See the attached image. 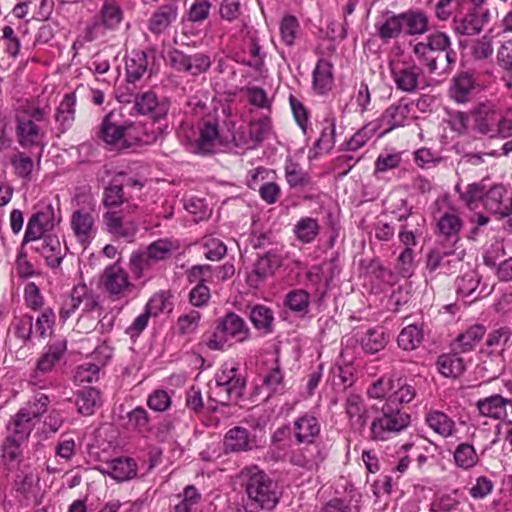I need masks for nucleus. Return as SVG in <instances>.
I'll use <instances>...</instances> for the list:
<instances>
[{
	"label": "nucleus",
	"instance_id": "obj_20",
	"mask_svg": "<svg viewBox=\"0 0 512 512\" xmlns=\"http://www.w3.org/2000/svg\"><path fill=\"white\" fill-rule=\"evenodd\" d=\"M453 24L456 34L464 36L478 35L482 31L480 10L471 8L463 17H454Z\"/></svg>",
	"mask_w": 512,
	"mask_h": 512
},
{
	"label": "nucleus",
	"instance_id": "obj_56",
	"mask_svg": "<svg viewBox=\"0 0 512 512\" xmlns=\"http://www.w3.org/2000/svg\"><path fill=\"white\" fill-rule=\"evenodd\" d=\"M49 403L50 399L47 395L39 394L21 410L24 411L25 414H28V417L32 420L34 418H40L47 411Z\"/></svg>",
	"mask_w": 512,
	"mask_h": 512
},
{
	"label": "nucleus",
	"instance_id": "obj_3",
	"mask_svg": "<svg viewBox=\"0 0 512 512\" xmlns=\"http://www.w3.org/2000/svg\"><path fill=\"white\" fill-rule=\"evenodd\" d=\"M228 337L236 338L239 342L250 337V329L244 319L234 312H228L218 320L216 330L208 340L207 346L211 350H223Z\"/></svg>",
	"mask_w": 512,
	"mask_h": 512
},
{
	"label": "nucleus",
	"instance_id": "obj_35",
	"mask_svg": "<svg viewBox=\"0 0 512 512\" xmlns=\"http://www.w3.org/2000/svg\"><path fill=\"white\" fill-rule=\"evenodd\" d=\"M503 363L504 361L499 354H490L477 366V374L487 382L494 380L502 373Z\"/></svg>",
	"mask_w": 512,
	"mask_h": 512
},
{
	"label": "nucleus",
	"instance_id": "obj_50",
	"mask_svg": "<svg viewBox=\"0 0 512 512\" xmlns=\"http://www.w3.org/2000/svg\"><path fill=\"white\" fill-rule=\"evenodd\" d=\"M173 249L174 246L171 241L168 239H158L147 247L148 257L151 262L162 261L171 255Z\"/></svg>",
	"mask_w": 512,
	"mask_h": 512
},
{
	"label": "nucleus",
	"instance_id": "obj_34",
	"mask_svg": "<svg viewBox=\"0 0 512 512\" xmlns=\"http://www.w3.org/2000/svg\"><path fill=\"white\" fill-rule=\"evenodd\" d=\"M285 178L291 188H303L311 185V177L302 167L292 161L291 158L286 160Z\"/></svg>",
	"mask_w": 512,
	"mask_h": 512
},
{
	"label": "nucleus",
	"instance_id": "obj_22",
	"mask_svg": "<svg viewBox=\"0 0 512 512\" xmlns=\"http://www.w3.org/2000/svg\"><path fill=\"white\" fill-rule=\"evenodd\" d=\"M508 399L495 394L477 402L480 415L494 419H501L506 414Z\"/></svg>",
	"mask_w": 512,
	"mask_h": 512
},
{
	"label": "nucleus",
	"instance_id": "obj_63",
	"mask_svg": "<svg viewBox=\"0 0 512 512\" xmlns=\"http://www.w3.org/2000/svg\"><path fill=\"white\" fill-rule=\"evenodd\" d=\"M211 4L208 0H195L188 12V20L200 22L205 20L210 11Z\"/></svg>",
	"mask_w": 512,
	"mask_h": 512
},
{
	"label": "nucleus",
	"instance_id": "obj_5",
	"mask_svg": "<svg viewBox=\"0 0 512 512\" xmlns=\"http://www.w3.org/2000/svg\"><path fill=\"white\" fill-rule=\"evenodd\" d=\"M54 226V208L51 204L47 205L44 210L37 211L30 217L23 243L31 241H39L44 237L47 230Z\"/></svg>",
	"mask_w": 512,
	"mask_h": 512
},
{
	"label": "nucleus",
	"instance_id": "obj_26",
	"mask_svg": "<svg viewBox=\"0 0 512 512\" xmlns=\"http://www.w3.org/2000/svg\"><path fill=\"white\" fill-rule=\"evenodd\" d=\"M386 15L387 17L382 23L375 25L378 36L384 42L398 38L403 33L400 13L390 14L387 12Z\"/></svg>",
	"mask_w": 512,
	"mask_h": 512
},
{
	"label": "nucleus",
	"instance_id": "obj_42",
	"mask_svg": "<svg viewBox=\"0 0 512 512\" xmlns=\"http://www.w3.org/2000/svg\"><path fill=\"white\" fill-rule=\"evenodd\" d=\"M127 426L129 429L144 434L151 430L148 412L141 406H138L127 413Z\"/></svg>",
	"mask_w": 512,
	"mask_h": 512
},
{
	"label": "nucleus",
	"instance_id": "obj_43",
	"mask_svg": "<svg viewBox=\"0 0 512 512\" xmlns=\"http://www.w3.org/2000/svg\"><path fill=\"white\" fill-rule=\"evenodd\" d=\"M439 231L446 238L456 237L455 242L458 240V233L462 229L463 222L456 213H444L437 224Z\"/></svg>",
	"mask_w": 512,
	"mask_h": 512
},
{
	"label": "nucleus",
	"instance_id": "obj_21",
	"mask_svg": "<svg viewBox=\"0 0 512 512\" xmlns=\"http://www.w3.org/2000/svg\"><path fill=\"white\" fill-rule=\"evenodd\" d=\"M118 482L134 478L137 474V465L130 458H117L107 465L103 471Z\"/></svg>",
	"mask_w": 512,
	"mask_h": 512
},
{
	"label": "nucleus",
	"instance_id": "obj_45",
	"mask_svg": "<svg viewBox=\"0 0 512 512\" xmlns=\"http://www.w3.org/2000/svg\"><path fill=\"white\" fill-rule=\"evenodd\" d=\"M485 331L486 329L483 325L476 324L458 335L457 342L461 347V351L468 352L473 350L474 346L483 338Z\"/></svg>",
	"mask_w": 512,
	"mask_h": 512
},
{
	"label": "nucleus",
	"instance_id": "obj_15",
	"mask_svg": "<svg viewBox=\"0 0 512 512\" xmlns=\"http://www.w3.org/2000/svg\"><path fill=\"white\" fill-rule=\"evenodd\" d=\"M177 15L178 5L176 2L160 6L149 19V30L155 35L161 34L176 21Z\"/></svg>",
	"mask_w": 512,
	"mask_h": 512
},
{
	"label": "nucleus",
	"instance_id": "obj_6",
	"mask_svg": "<svg viewBox=\"0 0 512 512\" xmlns=\"http://www.w3.org/2000/svg\"><path fill=\"white\" fill-rule=\"evenodd\" d=\"M134 103V108L139 114L149 115L154 121L165 118L170 108L168 99L158 100L156 94L151 91L136 95Z\"/></svg>",
	"mask_w": 512,
	"mask_h": 512
},
{
	"label": "nucleus",
	"instance_id": "obj_27",
	"mask_svg": "<svg viewBox=\"0 0 512 512\" xmlns=\"http://www.w3.org/2000/svg\"><path fill=\"white\" fill-rule=\"evenodd\" d=\"M32 428V420L28 417V414L19 410L7 425V430L10 432L8 437L24 441L29 437Z\"/></svg>",
	"mask_w": 512,
	"mask_h": 512
},
{
	"label": "nucleus",
	"instance_id": "obj_54",
	"mask_svg": "<svg viewBox=\"0 0 512 512\" xmlns=\"http://www.w3.org/2000/svg\"><path fill=\"white\" fill-rule=\"evenodd\" d=\"M447 123L450 129L460 135L465 134L468 130L470 112L447 110Z\"/></svg>",
	"mask_w": 512,
	"mask_h": 512
},
{
	"label": "nucleus",
	"instance_id": "obj_29",
	"mask_svg": "<svg viewBox=\"0 0 512 512\" xmlns=\"http://www.w3.org/2000/svg\"><path fill=\"white\" fill-rule=\"evenodd\" d=\"M388 335L383 327L369 329L361 339V346L366 353L375 354L387 345Z\"/></svg>",
	"mask_w": 512,
	"mask_h": 512
},
{
	"label": "nucleus",
	"instance_id": "obj_41",
	"mask_svg": "<svg viewBox=\"0 0 512 512\" xmlns=\"http://www.w3.org/2000/svg\"><path fill=\"white\" fill-rule=\"evenodd\" d=\"M408 112L409 110L406 106H402L400 104L390 105L382 115V121L388 125V128L384 131V133L402 126L405 122Z\"/></svg>",
	"mask_w": 512,
	"mask_h": 512
},
{
	"label": "nucleus",
	"instance_id": "obj_39",
	"mask_svg": "<svg viewBox=\"0 0 512 512\" xmlns=\"http://www.w3.org/2000/svg\"><path fill=\"white\" fill-rule=\"evenodd\" d=\"M296 238L303 243L312 242L319 233V225L316 219L306 217L300 219L294 226Z\"/></svg>",
	"mask_w": 512,
	"mask_h": 512
},
{
	"label": "nucleus",
	"instance_id": "obj_47",
	"mask_svg": "<svg viewBox=\"0 0 512 512\" xmlns=\"http://www.w3.org/2000/svg\"><path fill=\"white\" fill-rule=\"evenodd\" d=\"M454 460L458 467L469 469L476 465L478 456L472 445L462 443L458 445L454 452Z\"/></svg>",
	"mask_w": 512,
	"mask_h": 512
},
{
	"label": "nucleus",
	"instance_id": "obj_37",
	"mask_svg": "<svg viewBox=\"0 0 512 512\" xmlns=\"http://www.w3.org/2000/svg\"><path fill=\"white\" fill-rule=\"evenodd\" d=\"M76 96L75 93H68L64 96L60 103L55 119L62 127V131H65L73 122L75 115Z\"/></svg>",
	"mask_w": 512,
	"mask_h": 512
},
{
	"label": "nucleus",
	"instance_id": "obj_46",
	"mask_svg": "<svg viewBox=\"0 0 512 512\" xmlns=\"http://www.w3.org/2000/svg\"><path fill=\"white\" fill-rule=\"evenodd\" d=\"M123 187L124 184L117 178L112 179L104 189L103 205L106 208H115L124 203Z\"/></svg>",
	"mask_w": 512,
	"mask_h": 512
},
{
	"label": "nucleus",
	"instance_id": "obj_7",
	"mask_svg": "<svg viewBox=\"0 0 512 512\" xmlns=\"http://www.w3.org/2000/svg\"><path fill=\"white\" fill-rule=\"evenodd\" d=\"M223 444L226 452H247L260 447L257 436L241 426L228 430Z\"/></svg>",
	"mask_w": 512,
	"mask_h": 512
},
{
	"label": "nucleus",
	"instance_id": "obj_18",
	"mask_svg": "<svg viewBox=\"0 0 512 512\" xmlns=\"http://www.w3.org/2000/svg\"><path fill=\"white\" fill-rule=\"evenodd\" d=\"M71 228L77 239L83 244L93 238L94 219L91 213L76 210L71 216Z\"/></svg>",
	"mask_w": 512,
	"mask_h": 512
},
{
	"label": "nucleus",
	"instance_id": "obj_2",
	"mask_svg": "<svg viewBox=\"0 0 512 512\" xmlns=\"http://www.w3.org/2000/svg\"><path fill=\"white\" fill-rule=\"evenodd\" d=\"M241 479L247 495L246 510L257 512L261 509H273L279 497L272 479L257 466L241 471Z\"/></svg>",
	"mask_w": 512,
	"mask_h": 512
},
{
	"label": "nucleus",
	"instance_id": "obj_11",
	"mask_svg": "<svg viewBox=\"0 0 512 512\" xmlns=\"http://www.w3.org/2000/svg\"><path fill=\"white\" fill-rule=\"evenodd\" d=\"M282 260L283 258L277 250L266 252L256 261L252 274L248 276V283L254 285V282L256 284L264 281L282 265Z\"/></svg>",
	"mask_w": 512,
	"mask_h": 512
},
{
	"label": "nucleus",
	"instance_id": "obj_51",
	"mask_svg": "<svg viewBox=\"0 0 512 512\" xmlns=\"http://www.w3.org/2000/svg\"><path fill=\"white\" fill-rule=\"evenodd\" d=\"M271 130V119L264 116L258 120L251 121L249 125V138L255 143L260 144L266 138Z\"/></svg>",
	"mask_w": 512,
	"mask_h": 512
},
{
	"label": "nucleus",
	"instance_id": "obj_36",
	"mask_svg": "<svg viewBox=\"0 0 512 512\" xmlns=\"http://www.w3.org/2000/svg\"><path fill=\"white\" fill-rule=\"evenodd\" d=\"M122 20V10L115 2H104L100 17L94 23V28L99 24L103 25L107 29L116 28Z\"/></svg>",
	"mask_w": 512,
	"mask_h": 512
},
{
	"label": "nucleus",
	"instance_id": "obj_55",
	"mask_svg": "<svg viewBox=\"0 0 512 512\" xmlns=\"http://www.w3.org/2000/svg\"><path fill=\"white\" fill-rule=\"evenodd\" d=\"M413 52L419 61L428 67L430 73L437 70V57L434 52L428 47L425 42H419L413 47Z\"/></svg>",
	"mask_w": 512,
	"mask_h": 512
},
{
	"label": "nucleus",
	"instance_id": "obj_28",
	"mask_svg": "<svg viewBox=\"0 0 512 512\" xmlns=\"http://www.w3.org/2000/svg\"><path fill=\"white\" fill-rule=\"evenodd\" d=\"M219 136V125L216 119L206 120L200 129V135L197 140V149L202 154L212 152L213 143Z\"/></svg>",
	"mask_w": 512,
	"mask_h": 512
},
{
	"label": "nucleus",
	"instance_id": "obj_19",
	"mask_svg": "<svg viewBox=\"0 0 512 512\" xmlns=\"http://www.w3.org/2000/svg\"><path fill=\"white\" fill-rule=\"evenodd\" d=\"M102 283L111 295H119L129 285L126 272L116 265L104 270Z\"/></svg>",
	"mask_w": 512,
	"mask_h": 512
},
{
	"label": "nucleus",
	"instance_id": "obj_48",
	"mask_svg": "<svg viewBox=\"0 0 512 512\" xmlns=\"http://www.w3.org/2000/svg\"><path fill=\"white\" fill-rule=\"evenodd\" d=\"M455 190L465 205L473 208L479 201H483L485 186L481 183H471L467 186L466 191H461L460 185H456Z\"/></svg>",
	"mask_w": 512,
	"mask_h": 512
},
{
	"label": "nucleus",
	"instance_id": "obj_44",
	"mask_svg": "<svg viewBox=\"0 0 512 512\" xmlns=\"http://www.w3.org/2000/svg\"><path fill=\"white\" fill-rule=\"evenodd\" d=\"M88 291L85 284L76 286L72 289L70 299L64 303L59 316L63 321L67 320L80 305H83V299Z\"/></svg>",
	"mask_w": 512,
	"mask_h": 512
},
{
	"label": "nucleus",
	"instance_id": "obj_14",
	"mask_svg": "<svg viewBox=\"0 0 512 512\" xmlns=\"http://www.w3.org/2000/svg\"><path fill=\"white\" fill-rule=\"evenodd\" d=\"M421 68L412 65L406 67H391V76L396 84L397 89L413 93L417 90Z\"/></svg>",
	"mask_w": 512,
	"mask_h": 512
},
{
	"label": "nucleus",
	"instance_id": "obj_16",
	"mask_svg": "<svg viewBox=\"0 0 512 512\" xmlns=\"http://www.w3.org/2000/svg\"><path fill=\"white\" fill-rule=\"evenodd\" d=\"M403 33L409 36L423 35L429 29V18L421 10L409 9L400 13Z\"/></svg>",
	"mask_w": 512,
	"mask_h": 512
},
{
	"label": "nucleus",
	"instance_id": "obj_53",
	"mask_svg": "<svg viewBox=\"0 0 512 512\" xmlns=\"http://www.w3.org/2000/svg\"><path fill=\"white\" fill-rule=\"evenodd\" d=\"M11 164L15 169V173L25 179L31 180V174L33 171L34 163L33 160L25 153L19 152L11 159Z\"/></svg>",
	"mask_w": 512,
	"mask_h": 512
},
{
	"label": "nucleus",
	"instance_id": "obj_30",
	"mask_svg": "<svg viewBox=\"0 0 512 512\" xmlns=\"http://www.w3.org/2000/svg\"><path fill=\"white\" fill-rule=\"evenodd\" d=\"M147 55L144 51L133 52L126 59V77L128 83L138 81L147 70Z\"/></svg>",
	"mask_w": 512,
	"mask_h": 512
},
{
	"label": "nucleus",
	"instance_id": "obj_17",
	"mask_svg": "<svg viewBox=\"0 0 512 512\" xmlns=\"http://www.w3.org/2000/svg\"><path fill=\"white\" fill-rule=\"evenodd\" d=\"M506 193L502 185H494L487 192L484 191L483 203L487 210L501 217L509 216L512 213V198H509V204L503 203V197Z\"/></svg>",
	"mask_w": 512,
	"mask_h": 512
},
{
	"label": "nucleus",
	"instance_id": "obj_52",
	"mask_svg": "<svg viewBox=\"0 0 512 512\" xmlns=\"http://www.w3.org/2000/svg\"><path fill=\"white\" fill-rule=\"evenodd\" d=\"M309 294L302 289L290 291L285 298V304L294 312L308 311Z\"/></svg>",
	"mask_w": 512,
	"mask_h": 512
},
{
	"label": "nucleus",
	"instance_id": "obj_60",
	"mask_svg": "<svg viewBox=\"0 0 512 512\" xmlns=\"http://www.w3.org/2000/svg\"><path fill=\"white\" fill-rule=\"evenodd\" d=\"M298 28V21L294 16H285L280 25V32L282 40L285 44L291 46L294 43L296 32Z\"/></svg>",
	"mask_w": 512,
	"mask_h": 512
},
{
	"label": "nucleus",
	"instance_id": "obj_40",
	"mask_svg": "<svg viewBox=\"0 0 512 512\" xmlns=\"http://www.w3.org/2000/svg\"><path fill=\"white\" fill-rule=\"evenodd\" d=\"M422 339V330L416 325H408L400 332L397 342L403 350L411 351L420 345Z\"/></svg>",
	"mask_w": 512,
	"mask_h": 512
},
{
	"label": "nucleus",
	"instance_id": "obj_13",
	"mask_svg": "<svg viewBox=\"0 0 512 512\" xmlns=\"http://www.w3.org/2000/svg\"><path fill=\"white\" fill-rule=\"evenodd\" d=\"M346 414L349 424L354 432L361 433L367 425V409L361 396L351 394L346 399Z\"/></svg>",
	"mask_w": 512,
	"mask_h": 512
},
{
	"label": "nucleus",
	"instance_id": "obj_33",
	"mask_svg": "<svg viewBox=\"0 0 512 512\" xmlns=\"http://www.w3.org/2000/svg\"><path fill=\"white\" fill-rule=\"evenodd\" d=\"M439 372L445 377L457 378L465 370L464 361L457 354H443L437 361Z\"/></svg>",
	"mask_w": 512,
	"mask_h": 512
},
{
	"label": "nucleus",
	"instance_id": "obj_61",
	"mask_svg": "<svg viewBox=\"0 0 512 512\" xmlns=\"http://www.w3.org/2000/svg\"><path fill=\"white\" fill-rule=\"evenodd\" d=\"M425 44L435 52H443L451 46V39L445 32L434 31L427 36Z\"/></svg>",
	"mask_w": 512,
	"mask_h": 512
},
{
	"label": "nucleus",
	"instance_id": "obj_32",
	"mask_svg": "<svg viewBox=\"0 0 512 512\" xmlns=\"http://www.w3.org/2000/svg\"><path fill=\"white\" fill-rule=\"evenodd\" d=\"M103 218L111 234L126 239L134 236L136 228L132 225H124L123 217L118 212L108 211Z\"/></svg>",
	"mask_w": 512,
	"mask_h": 512
},
{
	"label": "nucleus",
	"instance_id": "obj_8",
	"mask_svg": "<svg viewBox=\"0 0 512 512\" xmlns=\"http://www.w3.org/2000/svg\"><path fill=\"white\" fill-rule=\"evenodd\" d=\"M496 109L491 102L478 103L470 110V117L473 120V129L481 135H489L495 133Z\"/></svg>",
	"mask_w": 512,
	"mask_h": 512
},
{
	"label": "nucleus",
	"instance_id": "obj_58",
	"mask_svg": "<svg viewBox=\"0 0 512 512\" xmlns=\"http://www.w3.org/2000/svg\"><path fill=\"white\" fill-rule=\"evenodd\" d=\"M479 282V277L474 271L466 273L457 280V293L469 296L477 289Z\"/></svg>",
	"mask_w": 512,
	"mask_h": 512
},
{
	"label": "nucleus",
	"instance_id": "obj_1",
	"mask_svg": "<svg viewBox=\"0 0 512 512\" xmlns=\"http://www.w3.org/2000/svg\"><path fill=\"white\" fill-rule=\"evenodd\" d=\"M412 382L396 373L387 378L389 396L382 407V416L375 418L371 423L372 440H388L392 433H398L409 426L410 415L402 411L401 405L410 403L416 396Z\"/></svg>",
	"mask_w": 512,
	"mask_h": 512
},
{
	"label": "nucleus",
	"instance_id": "obj_59",
	"mask_svg": "<svg viewBox=\"0 0 512 512\" xmlns=\"http://www.w3.org/2000/svg\"><path fill=\"white\" fill-rule=\"evenodd\" d=\"M185 209L194 216V221L198 222L208 218L211 211L207 208L203 199L190 198L185 202Z\"/></svg>",
	"mask_w": 512,
	"mask_h": 512
},
{
	"label": "nucleus",
	"instance_id": "obj_24",
	"mask_svg": "<svg viewBox=\"0 0 512 512\" xmlns=\"http://www.w3.org/2000/svg\"><path fill=\"white\" fill-rule=\"evenodd\" d=\"M65 350V346H50L48 350L39 358L36 370L31 375V383L39 385L38 374L50 372L54 365L60 360Z\"/></svg>",
	"mask_w": 512,
	"mask_h": 512
},
{
	"label": "nucleus",
	"instance_id": "obj_10",
	"mask_svg": "<svg viewBox=\"0 0 512 512\" xmlns=\"http://www.w3.org/2000/svg\"><path fill=\"white\" fill-rule=\"evenodd\" d=\"M476 85V77L472 72H459L451 80L449 96L458 104L467 103L471 100V95Z\"/></svg>",
	"mask_w": 512,
	"mask_h": 512
},
{
	"label": "nucleus",
	"instance_id": "obj_12",
	"mask_svg": "<svg viewBox=\"0 0 512 512\" xmlns=\"http://www.w3.org/2000/svg\"><path fill=\"white\" fill-rule=\"evenodd\" d=\"M292 430L296 443L312 444L319 436L321 427L315 416L306 413L294 421Z\"/></svg>",
	"mask_w": 512,
	"mask_h": 512
},
{
	"label": "nucleus",
	"instance_id": "obj_31",
	"mask_svg": "<svg viewBox=\"0 0 512 512\" xmlns=\"http://www.w3.org/2000/svg\"><path fill=\"white\" fill-rule=\"evenodd\" d=\"M99 402L100 392L94 387H84L77 393L76 406L82 415H92Z\"/></svg>",
	"mask_w": 512,
	"mask_h": 512
},
{
	"label": "nucleus",
	"instance_id": "obj_49",
	"mask_svg": "<svg viewBox=\"0 0 512 512\" xmlns=\"http://www.w3.org/2000/svg\"><path fill=\"white\" fill-rule=\"evenodd\" d=\"M217 391L215 392L218 397V402L222 405H227L228 402L232 399H238L243 396V392L245 389V379H236L234 384L225 385L224 387H216Z\"/></svg>",
	"mask_w": 512,
	"mask_h": 512
},
{
	"label": "nucleus",
	"instance_id": "obj_25",
	"mask_svg": "<svg viewBox=\"0 0 512 512\" xmlns=\"http://www.w3.org/2000/svg\"><path fill=\"white\" fill-rule=\"evenodd\" d=\"M249 319L253 326L264 334L273 332L274 314L273 311L262 304L254 305L249 313Z\"/></svg>",
	"mask_w": 512,
	"mask_h": 512
},
{
	"label": "nucleus",
	"instance_id": "obj_64",
	"mask_svg": "<svg viewBox=\"0 0 512 512\" xmlns=\"http://www.w3.org/2000/svg\"><path fill=\"white\" fill-rule=\"evenodd\" d=\"M497 64L508 73H512V41L501 44L497 51Z\"/></svg>",
	"mask_w": 512,
	"mask_h": 512
},
{
	"label": "nucleus",
	"instance_id": "obj_4",
	"mask_svg": "<svg viewBox=\"0 0 512 512\" xmlns=\"http://www.w3.org/2000/svg\"><path fill=\"white\" fill-rule=\"evenodd\" d=\"M116 115L113 112L108 113L102 120L97 136L104 143L112 148L122 151L131 147V144L125 138L132 123L124 122L119 124L115 120Z\"/></svg>",
	"mask_w": 512,
	"mask_h": 512
},
{
	"label": "nucleus",
	"instance_id": "obj_9",
	"mask_svg": "<svg viewBox=\"0 0 512 512\" xmlns=\"http://www.w3.org/2000/svg\"><path fill=\"white\" fill-rule=\"evenodd\" d=\"M16 121V134L18 137V143L23 148H29L32 146L40 145V152L37 157V163L39 164L44 149V145L42 144L44 133L41 131L40 127L33 122V119H26V117H17Z\"/></svg>",
	"mask_w": 512,
	"mask_h": 512
},
{
	"label": "nucleus",
	"instance_id": "obj_23",
	"mask_svg": "<svg viewBox=\"0 0 512 512\" xmlns=\"http://www.w3.org/2000/svg\"><path fill=\"white\" fill-rule=\"evenodd\" d=\"M333 84L332 64L320 59L313 71V87L318 94H325Z\"/></svg>",
	"mask_w": 512,
	"mask_h": 512
},
{
	"label": "nucleus",
	"instance_id": "obj_38",
	"mask_svg": "<svg viewBox=\"0 0 512 512\" xmlns=\"http://www.w3.org/2000/svg\"><path fill=\"white\" fill-rule=\"evenodd\" d=\"M426 422L430 428L443 437L452 435L455 426L451 418L439 411L429 413L426 417Z\"/></svg>",
	"mask_w": 512,
	"mask_h": 512
},
{
	"label": "nucleus",
	"instance_id": "obj_57",
	"mask_svg": "<svg viewBox=\"0 0 512 512\" xmlns=\"http://www.w3.org/2000/svg\"><path fill=\"white\" fill-rule=\"evenodd\" d=\"M188 70L187 72L193 76L205 73L211 66L209 56L203 53H196L188 56Z\"/></svg>",
	"mask_w": 512,
	"mask_h": 512
},
{
	"label": "nucleus",
	"instance_id": "obj_62",
	"mask_svg": "<svg viewBox=\"0 0 512 512\" xmlns=\"http://www.w3.org/2000/svg\"><path fill=\"white\" fill-rule=\"evenodd\" d=\"M100 368L93 363H86L79 366L75 373V381L79 383H91L99 378Z\"/></svg>",
	"mask_w": 512,
	"mask_h": 512
}]
</instances>
